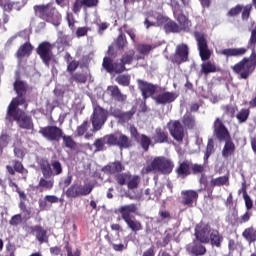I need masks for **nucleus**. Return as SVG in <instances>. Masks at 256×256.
<instances>
[{
  "instance_id": "obj_1",
  "label": "nucleus",
  "mask_w": 256,
  "mask_h": 256,
  "mask_svg": "<svg viewBox=\"0 0 256 256\" xmlns=\"http://www.w3.org/2000/svg\"><path fill=\"white\" fill-rule=\"evenodd\" d=\"M173 167H175V165L171 159L164 156H158L152 160L150 165L142 168V173L147 175L153 171H158L163 175H169V173L173 171Z\"/></svg>"
},
{
  "instance_id": "obj_2",
  "label": "nucleus",
  "mask_w": 256,
  "mask_h": 256,
  "mask_svg": "<svg viewBox=\"0 0 256 256\" xmlns=\"http://www.w3.org/2000/svg\"><path fill=\"white\" fill-rule=\"evenodd\" d=\"M16 103L17 100L11 101L10 105L8 106L6 119L11 121V117H13V119L17 121L19 127L22 129H31V127H33V121L31 120V117L26 116L23 112L17 110L19 105H15Z\"/></svg>"
},
{
  "instance_id": "obj_3",
  "label": "nucleus",
  "mask_w": 256,
  "mask_h": 256,
  "mask_svg": "<svg viewBox=\"0 0 256 256\" xmlns=\"http://www.w3.org/2000/svg\"><path fill=\"white\" fill-rule=\"evenodd\" d=\"M91 121L93 131H100L101 127L105 125V121H107V111L99 106L95 107Z\"/></svg>"
},
{
  "instance_id": "obj_4",
  "label": "nucleus",
  "mask_w": 256,
  "mask_h": 256,
  "mask_svg": "<svg viewBox=\"0 0 256 256\" xmlns=\"http://www.w3.org/2000/svg\"><path fill=\"white\" fill-rule=\"evenodd\" d=\"M36 13L41 19L48 21V23H53L55 19H59V13H57V10L52 5L37 6Z\"/></svg>"
},
{
  "instance_id": "obj_5",
  "label": "nucleus",
  "mask_w": 256,
  "mask_h": 256,
  "mask_svg": "<svg viewBox=\"0 0 256 256\" xmlns=\"http://www.w3.org/2000/svg\"><path fill=\"white\" fill-rule=\"evenodd\" d=\"M194 37L197 41L199 55L202 61H207L211 57V50H209V46L207 45V39L205 35L200 32H195Z\"/></svg>"
},
{
  "instance_id": "obj_6",
  "label": "nucleus",
  "mask_w": 256,
  "mask_h": 256,
  "mask_svg": "<svg viewBox=\"0 0 256 256\" xmlns=\"http://www.w3.org/2000/svg\"><path fill=\"white\" fill-rule=\"evenodd\" d=\"M39 133L47 141H60L63 137V130L57 126H46L41 128Z\"/></svg>"
},
{
  "instance_id": "obj_7",
  "label": "nucleus",
  "mask_w": 256,
  "mask_h": 256,
  "mask_svg": "<svg viewBox=\"0 0 256 256\" xmlns=\"http://www.w3.org/2000/svg\"><path fill=\"white\" fill-rule=\"evenodd\" d=\"M110 143L113 147H119V149H129L132 145L129 136L123 133L110 134Z\"/></svg>"
},
{
  "instance_id": "obj_8",
  "label": "nucleus",
  "mask_w": 256,
  "mask_h": 256,
  "mask_svg": "<svg viewBox=\"0 0 256 256\" xmlns=\"http://www.w3.org/2000/svg\"><path fill=\"white\" fill-rule=\"evenodd\" d=\"M212 231L213 230H211V226L208 224H198L195 228L196 240L200 241V243H209V237Z\"/></svg>"
},
{
  "instance_id": "obj_9",
  "label": "nucleus",
  "mask_w": 256,
  "mask_h": 256,
  "mask_svg": "<svg viewBox=\"0 0 256 256\" xmlns=\"http://www.w3.org/2000/svg\"><path fill=\"white\" fill-rule=\"evenodd\" d=\"M214 133L219 139V141H226L227 139H231V136L229 135V130H227V127H225V124H223V121L221 119L217 118L213 124Z\"/></svg>"
},
{
  "instance_id": "obj_10",
  "label": "nucleus",
  "mask_w": 256,
  "mask_h": 256,
  "mask_svg": "<svg viewBox=\"0 0 256 256\" xmlns=\"http://www.w3.org/2000/svg\"><path fill=\"white\" fill-rule=\"evenodd\" d=\"M168 129L173 139H175L176 141H183V137H185V130L183 129V125H181V122L179 121L169 122Z\"/></svg>"
},
{
  "instance_id": "obj_11",
  "label": "nucleus",
  "mask_w": 256,
  "mask_h": 256,
  "mask_svg": "<svg viewBox=\"0 0 256 256\" xmlns=\"http://www.w3.org/2000/svg\"><path fill=\"white\" fill-rule=\"evenodd\" d=\"M14 90L18 95L17 98L13 99V101L17 100L16 103H14V105H24V95L25 93H27V84H25V82L19 79H16V81L14 82Z\"/></svg>"
},
{
  "instance_id": "obj_12",
  "label": "nucleus",
  "mask_w": 256,
  "mask_h": 256,
  "mask_svg": "<svg viewBox=\"0 0 256 256\" xmlns=\"http://www.w3.org/2000/svg\"><path fill=\"white\" fill-rule=\"evenodd\" d=\"M102 65L108 73H123L125 71V64L121 60L113 63L111 58L105 57Z\"/></svg>"
},
{
  "instance_id": "obj_13",
  "label": "nucleus",
  "mask_w": 256,
  "mask_h": 256,
  "mask_svg": "<svg viewBox=\"0 0 256 256\" xmlns=\"http://www.w3.org/2000/svg\"><path fill=\"white\" fill-rule=\"evenodd\" d=\"M138 88L142 93L143 99H149V97H153L155 95V91H157V86L153 85L147 81L137 80Z\"/></svg>"
},
{
  "instance_id": "obj_14",
  "label": "nucleus",
  "mask_w": 256,
  "mask_h": 256,
  "mask_svg": "<svg viewBox=\"0 0 256 256\" xmlns=\"http://www.w3.org/2000/svg\"><path fill=\"white\" fill-rule=\"evenodd\" d=\"M187 59H189V47L186 44L178 45L176 47V53L173 58V63L181 65V63H185Z\"/></svg>"
},
{
  "instance_id": "obj_15",
  "label": "nucleus",
  "mask_w": 256,
  "mask_h": 256,
  "mask_svg": "<svg viewBox=\"0 0 256 256\" xmlns=\"http://www.w3.org/2000/svg\"><path fill=\"white\" fill-rule=\"evenodd\" d=\"M163 21H165V17H163V15L157 12H149V15L146 17L144 21V25L146 29H149V27L163 25Z\"/></svg>"
},
{
  "instance_id": "obj_16",
  "label": "nucleus",
  "mask_w": 256,
  "mask_h": 256,
  "mask_svg": "<svg viewBox=\"0 0 256 256\" xmlns=\"http://www.w3.org/2000/svg\"><path fill=\"white\" fill-rule=\"evenodd\" d=\"M37 53L41 57L45 65L51 61V44L49 42H42L38 48Z\"/></svg>"
},
{
  "instance_id": "obj_17",
  "label": "nucleus",
  "mask_w": 256,
  "mask_h": 256,
  "mask_svg": "<svg viewBox=\"0 0 256 256\" xmlns=\"http://www.w3.org/2000/svg\"><path fill=\"white\" fill-rule=\"evenodd\" d=\"M200 240H194L192 243L188 244L186 249L187 252L189 253V255L191 256H201V255H205L206 253V249L201 245Z\"/></svg>"
},
{
  "instance_id": "obj_18",
  "label": "nucleus",
  "mask_w": 256,
  "mask_h": 256,
  "mask_svg": "<svg viewBox=\"0 0 256 256\" xmlns=\"http://www.w3.org/2000/svg\"><path fill=\"white\" fill-rule=\"evenodd\" d=\"M175 99H177V93L175 92H161L154 97V101H156L157 105H167L173 103Z\"/></svg>"
},
{
  "instance_id": "obj_19",
  "label": "nucleus",
  "mask_w": 256,
  "mask_h": 256,
  "mask_svg": "<svg viewBox=\"0 0 256 256\" xmlns=\"http://www.w3.org/2000/svg\"><path fill=\"white\" fill-rule=\"evenodd\" d=\"M118 211L121 214L123 221H128L129 219H133V217H131L133 213H137V205L136 204L124 205V206H121L118 209Z\"/></svg>"
},
{
  "instance_id": "obj_20",
  "label": "nucleus",
  "mask_w": 256,
  "mask_h": 256,
  "mask_svg": "<svg viewBox=\"0 0 256 256\" xmlns=\"http://www.w3.org/2000/svg\"><path fill=\"white\" fill-rule=\"evenodd\" d=\"M183 199L182 203L188 207H193V202L197 201L199 194L195 190H187L182 192Z\"/></svg>"
},
{
  "instance_id": "obj_21",
  "label": "nucleus",
  "mask_w": 256,
  "mask_h": 256,
  "mask_svg": "<svg viewBox=\"0 0 256 256\" xmlns=\"http://www.w3.org/2000/svg\"><path fill=\"white\" fill-rule=\"evenodd\" d=\"M246 53V48H227L220 51V55H224V57H242Z\"/></svg>"
},
{
  "instance_id": "obj_22",
  "label": "nucleus",
  "mask_w": 256,
  "mask_h": 256,
  "mask_svg": "<svg viewBox=\"0 0 256 256\" xmlns=\"http://www.w3.org/2000/svg\"><path fill=\"white\" fill-rule=\"evenodd\" d=\"M107 91L110 93L112 99L115 101H119L123 103V101H127V95L121 93V90L118 86H109Z\"/></svg>"
},
{
  "instance_id": "obj_23",
  "label": "nucleus",
  "mask_w": 256,
  "mask_h": 256,
  "mask_svg": "<svg viewBox=\"0 0 256 256\" xmlns=\"http://www.w3.org/2000/svg\"><path fill=\"white\" fill-rule=\"evenodd\" d=\"M105 145H111V134L106 135L102 138H98L94 142V147H96V151H105Z\"/></svg>"
},
{
  "instance_id": "obj_24",
  "label": "nucleus",
  "mask_w": 256,
  "mask_h": 256,
  "mask_svg": "<svg viewBox=\"0 0 256 256\" xmlns=\"http://www.w3.org/2000/svg\"><path fill=\"white\" fill-rule=\"evenodd\" d=\"M32 231L36 234V239L39 243H45L47 241V230H45L41 225L34 226Z\"/></svg>"
},
{
  "instance_id": "obj_25",
  "label": "nucleus",
  "mask_w": 256,
  "mask_h": 256,
  "mask_svg": "<svg viewBox=\"0 0 256 256\" xmlns=\"http://www.w3.org/2000/svg\"><path fill=\"white\" fill-rule=\"evenodd\" d=\"M40 169L44 179H51V177H53V170L51 168V164H49V161L42 160L40 163Z\"/></svg>"
},
{
  "instance_id": "obj_26",
  "label": "nucleus",
  "mask_w": 256,
  "mask_h": 256,
  "mask_svg": "<svg viewBox=\"0 0 256 256\" xmlns=\"http://www.w3.org/2000/svg\"><path fill=\"white\" fill-rule=\"evenodd\" d=\"M209 241H211V245L215 247H221V243H223V236L217 230H212L210 232Z\"/></svg>"
},
{
  "instance_id": "obj_27",
  "label": "nucleus",
  "mask_w": 256,
  "mask_h": 256,
  "mask_svg": "<svg viewBox=\"0 0 256 256\" xmlns=\"http://www.w3.org/2000/svg\"><path fill=\"white\" fill-rule=\"evenodd\" d=\"M124 222L126 223L127 227L133 231V233L143 230V225H141V222L135 219V217L125 220Z\"/></svg>"
},
{
  "instance_id": "obj_28",
  "label": "nucleus",
  "mask_w": 256,
  "mask_h": 256,
  "mask_svg": "<svg viewBox=\"0 0 256 256\" xmlns=\"http://www.w3.org/2000/svg\"><path fill=\"white\" fill-rule=\"evenodd\" d=\"M174 15L182 29L184 31H189V28L191 27V21H189V19L183 14H177L174 12Z\"/></svg>"
},
{
  "instance_id": "obj_29",
  "label": "nucleus",
  "mask_w": 256,
  "mask_h": 256,
  "mask_svg": "<svg viewBox=\"0 0 256 256\" xmlns=\"http://www.w3.org/2000/svg\"><path fill=\"white\" fill-rule=\"evenodd\" d=\"M224 141L225 145L222 150V157H231V155H233V152L235 151V144H233L230 139Z\"/></svg>"
},
{
  "instance_id": "obj_30",
  "label": "nucleus",
  "mask_w": 256,
  "mask_h": 256,
  "mask_svg": "<svg viewBox=\"0 0 256 256\" xmlns=\"http://www.w3.org/2000/svg\"><path fill=\"white\" fill-rule=\"evenodd\" d=\"M105 173H121V171H123V165L121 164V162H114L112 164H109L108 166H106L104 168Z\"/></svg>"
},
{
  "instance_id": "obj_31",
  "label": "nucleus",
  "mask_w": 256,
  "mask_h": 256,
  "mask_svg": "<svg viewBox=\"0 0 256 256\" xmlns=\"http://www.w3.org/2000/svg\"><path fill=\"white\" fill-rule=\"evenodd\" d=\"M9 141H11V136L7 130H3L0 135V151L3 153V149L9 145Z\"/></svg>"
},
{
  "instance_id": "obj_32",
  "label": "nucleus",
  "mask_w": 256,
  "mask_h": 256,
  "mask_svg": "<svg viewBox=\"0 0 256 256\" xmlns=\"http://www.w3.org/2000/svg\"><path fill=\"white\" fill-rule=\"evenodd\" d=\"M190 171V167H189V163L187 162H182L180 163L179 167L176 170V173L182 178L185 179V177H187V175H189Z\"/></svg>"
},
{
  "instance_id": "obj_33",
  "label": "nucleus",
  "mask_w": 256,
  "mask_h": 256,
  "mask_svg": "<svg viewBox=\"0 0 256 256\" xmlns=\"http://www.w3.org/2000/svg\"><path fill=\"white\" fill-rule=\"evenodd\" d=\"M201 69L202 73L205 75H209V73H217V71H219L217 66H215V64L211 63L210 61L203 63L201 65Z\"/></svg>"
},
{
  "instance_id": "obj_34",
  "label": "nucleus",
  "mask_w": 256,
  "mask_h": 256,
  "mask_svg": "<svg viewBox=\"0 0 256 256\" xmlns=\"http://www.w3.org/2000/svg\"><path fill=\"white\" fill-rule=\"evenodd\" d=\"M242 235L249 243L256 241V229L253 227L245 229Z\"/></svg>"
},
{
  "instance_id": "obj_35",
  "label": "nucleus",
  "mask_w": 256,
  "mask_h": 256,
  "mask_svg": "<svg viewBox=\"0 0 256 256\" xmlns=\"http://www.w3.org/2000/svg\"><path fill=\"white\" fill-rule=\"evenodd\" d=\"M227 183H229V176H221L210 181L211 187H221L227 185Z\"/></svg>"
},
{
  "instance_id": "obj_36",
  "label": "nucleus",
  "mask_w": 256,
  "mask_h": 256,
  "mask_svg": "<svg viewBox=\"0 0 256 256\" xmlns=\"http://www.w3.org/2000/svg\"><path fill=\"white\" fill-rule=\"evenodd\" d=\"M242 190L246 209L249 211V209H253V200H251V197L247 195V185L245 182L242 183Z\"/></svg>"
},
{
  "instance_id": "obj_37",
  "label": "nucleus",
  "mask_w": 256,
  "mask_h": 256,
  "mask_svg": "<svg viewBox=\"0 0 256 256\" xmlns=\"http://www.w3.org/2000/svg\"><path fill=\"white\" fill-rule=\"evenodd\" d=\"M50 167H52V175L54 177L63 173V165L61 162H59V160H53Z\"/></svg>"
},
{
  "instance_id": "obj_38",
  "label": "nucleus",
  "mask_w": 256,
  "mask_h": 256,
  "mask_svg": "<svg viewBox=\"0 0 256 256\" xmlns=\"http://www.w3.org/2000/svg\"><path fill=\"white\" fill-rule=\"evenodd\" d=\"M13 147L15 157H18V159H23V157H25V148L21 146V142L17 140L16 142H14Z\"/></svg>"
},
{
  "instance_id": "obj_39",
  "label": "nucleus",
  "mask_w": 256,
  "mask_h": 256,
  "mask_svg": "<svg viewBox=\"0 0 256 256\" xmlns=\"http://www.w3.org/2000/svg\"><path fill=\"white\" fill-rule=\"evenodd\" d=\"M33 47L30 43H24L17 51V57H25V55H29L32 51Z\"/></svg>"
},
{
  "instance_id": "obj_40",
  "label": "nucleus",
  "mask_w": 256,
  "mask_h": 256,
  "mask_svg": "<svg viewBox=\"0 0 256 256\" xmlns=\"http://www.w3.org/2000/svg\"><path fill=\"white\" fill-rule=\"evenodd\" d=\"M93 191V185L86 183L84 185L78 184V192L80 197H86V195H89Z\"/></svg>"
},
{
  "instance_id": "obj_41",
  "label": "nucleus",
  "mask_w": 256,
  "mask_h": 256,
  "mask_svg": "<svg viewBox=\"0 0 256 256\" xmlns=\"http://www.w3.org/2000/svg\"><path fill=\"white\" fill-rule=\"evenodd\" d=\"M67 197H71L72 199H75L77 197H81L79 194V184H74L70 186L66 191Z\"/></svg>"
},
{
  "instance_id": "obj_42",
  "label": "nucleus",
  "mask_w": 256,
  "mask_h": 256,
  "mask_svg": "<svg viewBox=\"0 0 256 256\" xmlns=\"http://www.w3.org/2000/svg\"><path fill=\"white\" fill-rule=\"evenodd\" d=\"M48 178H41L40 181H39V187H43V189H48V190H51L53 189V185L55 183V180L54 179H49L47 180Z\"/></svg>"
},
{
  "instance_id": "obj_43",
  "label": "nucleus",
  "mask_w": 256,
  "mask_h": 256,
  "mask_svg": "<svg viewBox=\"0 0 256 256\" xmlns=\"http://www.w3.org/2000/svg\"><path fill=\"white\" fill-rule=\"evenodd\" d=\"M155 141L156 143H166L167 141V134L161 128L156 129Z\"/></svg>"
},
{
  "instance_id": "obj_44",
  "label": "nucleus",
  "mask_w": 256,
  "mask_h": 256,
  "mask_svg": "<svg viewBox=\"0 0 256 256\" xmlns=\"http://www.w3.org/2000/svg\"><path fill=\"white\" fill-rule=\"evenodd\" d=\"M71 83H86L87 82V76H85L82 73H75L70 78Z\"/></svg>"
},
{
  "instance_id": "obj_45",
  "label": "nucleus",
  "mask_w": 256,
  "mask_h": 256,
  "mask_svg": "<svg viewBox=\"0 0 256 256\" xmlns=\"http://www.w3.org/2000/svg\"><path fill=\"white\" fill-rule=\"evenodd\" d=\"M116 81L119 85L123 87H129V83L131 82V77L129 75H119L116 78Z\"/></svg>"
},
{
  "instance_id": "obj_46",
  "label": "nucleus",
  "mask_w": 256,
  "mask_h": 256,
  "mask_svg": "<svg viewBox=\"0 0 256 256\" xmlns=\"http://www.w3.org/2000/svg\"><path fill=\"white\" fill-rule=\"evenodd\" d=\"M183 123L185 127H188V129H193V127H195V118L189 114H186L183 118Z\"/></svg>"
},
{
  "instance_id": "obj_47",
  "label": "nucleus",
  "mask_w": 256,
  "mask_h": 256,
  "mask_svg": "<svg viewBox=\"0 0 256 256\" xmlns=\"http://www.w3.org/2000/svg\"><path fill=\"white\" fill-rule=\"evenodd\" d=\"M134 56H135V51L130 50L127 54L122 56V59H120V61H122L124 65H131V62L133 61Z\"/></svg>"
},
{
  "instance_id": "obj_48",
  "label": "nucleus",
  "mask_w": 256,
  "mask_h": 256,
  "mask_svg": "<svg viewBox=\"0 0 256 256\" xmlns=\"http://www.w3.org/2000/svg\"><path fill=\"white\" fill-rule=\"evenodd\" d=\"M19 209L24 215V219H29L31 215V208H28L27 205H25V202L23 200L20 201Z\"/></svg>"
},
{
  "instance_id": "obj_49",
  "label": "nucleus",
  "mask_w": 256,
  "mask_h": 256,
  "mask_svg": "<svg viewBox=\"0 0 256 256\" xmlns=\"http://www.w3.org/2000/svg\"><path fill=\"white\" fill-rule=\"evenodd\" d=\"M61 139H63L65 147H67L68 149H74L75 141L71 136H65V135L63 136L62 134Z\"/></svg>"
},
{
  "instance_id": "obj_50",
  "label": "nucleus",
  "mask_w": 256,
  "mask_h": 256,
  "mask_svg": "<svg viewBox=\"0 0 256 256\" xmlns=\"http://www.w3.org/2000/svg\"><path fill=\"white\" fill-rule=\"evenodd\" d=\"M213 149H214V145H213V139L208 140V144L206 147V153L204 155V161H207V159H209V157H211V155H213Z\"/></svg>"
},
{
  "instance_id": "obj_51",
  "label": "nucleus",
  "mask_w": 256,
  "mask_h": 256,
  "mask_svg": "<svg viewBox=\"0 0 256 256\" xmlns=\"http://www.w3.org/2000/svg\"><path fill=\"white\" fill-rule=\"evenodd\" d=\"M140 182L139 176H133L128 179V189H137Z\"/></svg>"
},
{
  "instance_id": "obj_52",
  "label": "nucleus",
  "mask_w": 256,
  "mask_h": 256,
  "mask_svg": "<svg viewBox=\"0 0 256 256\" xmlns=\"http://www.w3.org/2000/svg\"><path fill=\"white\" fill-rule=\"evenodd\" d=\"M14 169L17 171V173H21L22 175L26 176L28 171L23 167V164L19 161L14 162Z\"/></svg>"
},
{
  "instance_id": "obj_53",
  "label": "nucleus",
  "mask_w": 256,
  "mask_h": 256,
  "mask_svg": "<svg viewBox=\"0 0 256 256\" xmlns=\"http://www.w3.org/2000/svg\"><path fill=\"white\" fill-rule=\"evenodd\" d=\"M130 176L128 174H118L116 175V181L118 183V185H125V183H127V181H129Z\"/></svg>"
},
{
  "instance_id": "obj_54",
  "label": "nucleus",
  "mask_w": 256,
  "mask_h": 256,
  "mask_svg": "<svg viewBox=\"0 0 256 256\" xmlns=\"http://www.w3.org/2000/svg\"><path fill=\"white\" fill-rule=\"evenodd\" d=\"M149 145H151V138L143 134L141 136V146L144 149V151H147L149 149Z\"/></svg>"
},
{
  "instance_id": "obj_55",
  "label": "nucleus",
  "mask_w": 256,
  "mask_h": 256,
  "mask_svg": "<svg viewBox=\"0 0 256 256\" xmlns=\"http://www.w3.org/2000/svg\"><path fill=\"white\" fill-rule=\"evenodd\" d=\"M21 223H23V217L21 216V214H16L10 219V225H13L14 227H17V225H21Z\"/></svg>"
},
{
  "instance_id": "obj_56",
  "label": "nucleus",
  "mask_w": 256,
  "mask_h": 256,
  "mask_svg": "<svg viewBox=\"0 0 256 256\" xmlns=\"http://www.w3.org/2000/svg\"><path fill=\"white\" fill-rule=\"evenodd\" d=\"M166 31H170L171 33H179V25L175 22H168L166 24Z\"/></svg>"
},
{
  "instance_id": "obj_57",
  "label": "nucleus",
  "mask_w": 256,
  "mask_h": 256,
  "mask_svg": "<svg viewBox=\"0 0 256 256\" xmlns=\"http://www.w3.org/2000/svg\"><path fill=\"white\" fill-rule=\"evenodd\" d=\"M118 117L120 121H123V123H127V121H130L131 117H133L132 112H120L118 114Z\"/></svg>"
},
{
  "instance_id": "obj_58",
  "label": "nucleus",
  "mask_w": 256,
  "mask_h": 256,
  "mask_svg": "<svg viewBox=\"0 0 256 256\" xmlns=\"http://www.w3.org/2000/svg\"><path fill=\"white\" fill-rule=\"evenodd\" d=\"M89 128V122L85 121L82 125L78 126L77 128V135L79 137L85 135V131Z\"/></svg>"
},
{
  "instance_id": "obj_59",
  "label": "nucleus",
  "mask_w": 256,
  "mask_h": 256,
  "mask_svg": "<svg viewBox=\"0 0 256 256\" xmlns=\"http://www.w3.org/2000/svg\"><path fill=\"white\" fill-rule=\"evenodd\" d=\"M237 119L240 121V123H243L247 121L249 117V111L248 110H242L239 114H237Z\"/></svg>"
},
{
  "instance_id": "obj_60",
  "label": "nucleus",
  "mask_w": 256,
  "mask_h": 256,
  "mask_svg": "<svg viewBox=\"0 0 256 256\" xmlns=\"http://www.w3.org/2000/svg\"><path fill=\"white\" fill-rule=\"evenodd\" d=\"M125 43H127V40H125V36L123 34H120L116 41L117 47L119 49H123V47H125Z\"/></svg>"
},
{
  "instance_id": "obj_61",
  "label": "nucleus",
  "mask_w": 256,
  "mask_h": 256,
  "mask_svg": "<svg viewBox=\"0 0 256 256\" xmlns=\"http://www.w3.org/2000/svg\"><path fill=\"white\" fill-rule=\"evenodd\" d=\"M138 51H139V53H141V55H147V53H149V51H151V46L141 44L138 46Z\"/></svg>"
},
{
  "instance_id": "obj_62",
  "label": "nucleus",
  "mask_w": 256,
  "mask_h": 256,
  "mask_svg": "<svg viewBox=\"0 0 256 256\" xmlns=\"http://www.w3.org/2000/svg\"><path fill=\"white\" fill-rule=\"evenodd\" d=\"M242 9L243 8L240 5H237L228 12V15L230 17H236V15H239V13H241Z\"/></svg>"
},
{
  "instance_id": "obj_63",
  "label": "nucleus",
  "mask_w": 256,
  "mask_h": 256,
  "mask_svg": "<svg viewBox=\"0 0 256 256\" xmlns=\"http://www.w3.org/2000/svg\"><path fill=\"white\" fill-rule=\"evenodd\" d=\"M109 244L112 246V249H114V251H123V249H127V246H125V244H115L111 240H109Z\"/></svg>"
},
{
  "instance_id": "obj_64",
  "label": "nucleus",
  "mask_w": 256,
  "mask_h": 256,
  "mask_svg": "<svg viewBox=\"0 0 256 256\" xmlns=\"http://www.w3.org/2000/svg\"><path fill=\"white\" fill-rule=\"evenodd\" d=\"M50 253H51V255H55V256H58V255L63 256V251L61 250V247H59V246L51 247Z\"/></svg>"
}]
</instances>
